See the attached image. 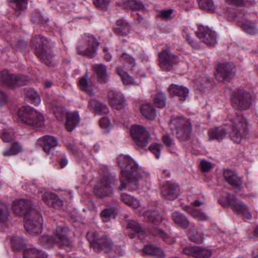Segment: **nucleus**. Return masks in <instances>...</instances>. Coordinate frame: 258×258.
Here are the masks:
<instances>
[{
    "label": "nucleus",
    "instance_id": "obj_1",
    "mask_svg": "<svg viewBox=\"0 0 258 258\" xmlns=\"http://www.w3.org/2000/svg\"><path fill=\"white\" fill-rule=\"evenodd\" d=\"M121 170L120 190H137L147 181L148 175L130 156L121 155L117 159Z\"/></svg>",
    "mask_w": 258,
    "mask_h": 258
},
{
    "label": "nucleus",
    "instance_id": "obj_2",
    "mask_svg": "<svg viewBox=\"0 0 258 258\" xmlns=\"http://www.w3.org/2000/svg\"><path fill=\"white\" fill-rule=\"evenodd\" d=\"M30 201L24 199L15 200L12 204L14 213L19 216H25V229L30 233H39L42 229V218L40 214L31 209Z\"/></svg>",
    "mask_w": 258,
    "mask_h": 258
},
{
    "label": "nucleus",
    "instance_id": "obj_3",
    "mask_svg": "<svg viewBox=\"0 0 258 258\" xmlns=\"http://www.w3.org/2000/svg\"><path fill=\"white\" fill-rule=\"evenodd\" d=\"M87 237L91 247L96 252L104 251L106 253L114 252L117 255L121 254L122 248L120 246L115 245L111 240L106 237H99L95 232H89Z\"/></svg>",
    "mask_w": 258,
    "mask_h": 258
},
{
    "label": "nucleus",
    "instance_id": "obj_4",
    "mask_svg": "<svg viewBox=\"0 0 258 258\" xmlns=\"http://www.w3.org/2000/svg\"><path fill=\"white\" fill-rule=\"evenodd\" d=\"M219 202L223 207H230L234 212L246 220L250 219L252 217L248 207L242 201L237 199L233 195L223 192Z\"/></svg>",
    "mask_w": 258,
    "mask_h": 258
},
{
    "label": "nucleus",
    "instance_id": "obj_5",
    "mask_svg": "<svg viewBox=\"0 0 258 258\" xmlns=\"http://www.w3.org/2000/svg\"><path fill=\"white\" fill-rule=\"evenodd\" d=\"M219 202L223 207H230L234 212L246 220L250 219L252 217L248 207L242 201L237 199L233 195L223 192Z\"/></svg>",
    "mask_w": 258,
    "mask_h": 258
},
{
    "label": "nucleus",
    "instance_id": "obj_6",
    "mask_svg": "<svg viewBox=\"0 0 258 258\" xmlns=\"http://www.w3.org/2000/svg\"><path fill=\"white\" fill-rule=\"evenodd\" d=\"M18 116L23 123L35 127H39L44 124L43 115L30 106H23L18 111Z\"/></svg>",
    "mask_w": 258,
    "mask_h": 258
},
{
    "label": "nucleus",
    "instance_id": "obj_7",
    "mask_svg": "<svg viewBox=\"0 0 258 258\" xmlns=\"http://www.w3.org/2000/svg\"><path fill=\"white\" fill-rule=\"evenodd\" d=\"M232 132L230 135L231 140L236 143H240L243 139L249 137V133L247 128L246 119L242 116H238L231 121Z\"/></svg>",
    "mask_w": 258,
    "mask_h": 258
},
{
    "label": "nucleus",
    "instance_id": "obj_8",
    "mask_svg": "<svg viewBox=\"0 0 258 258\" xmlns=\"http://www.w3.org/2000/svg\"><path fill=\"white\" fill-rule=\"evenodd\" d=\"M11 243L14 248L23 250L24 258H47L46 255L43 252L31 245H25L23 239L20 237L13 236Z\"/></svg>",
    "mask_w": 258,
    "mask_h": 258
},
{
    "label": "nucleus",
    "instance_id": "obj_9",
    "mask_svg": "<svg viewBox=\"0 0 258 258\" xmlns=\"http://www.w3.org/2000/svg\"><path fill=\"white\" fill-rule=\"evenodd\" d=\"M171 127L174 128L177 138L180 141L187 140L191 134V125L189 120L184 117H173L170 121Z\"/></svg>",
    "mask_w": 258,
    "mask_h": 258
},
{
    "label": "nucleus",
    "instance_id": "obj_10",
    "mask_svg": "<svg viewBox=\"0 0 258 258\" xmlns=\"http://www.w3.org/2000/svg\"><path fill=\"white\" fill-rule=\"evenodd\" d=\"M32 41L36 48V54L43 63L49 65L53 60V56L47 49V40L39 35L34 38Z\"/></svg>",
    "mask_w": 258,
    "mask_h": 258
},
{
    "label": "nucleus",
    "instance_id": "obj_11",
    "mask_svg": "<svg viewBox=\"0 0 258 258\" xmlns=\"http://www.w3.org/2000/svg\"><path fill=\"white\" fill-rule=\"evenodd\" d=\"M0 82L4 86L13 88L17 86L26 85L29 82V78L26 76L19 77L4 70L1 74Z\"/></svg>",
    "mask_w": 258,
    "mask_h": 258
},
{
    "label": "nucleus",
    "instance_id": "obj_12",
    "mask_svg": "<svg viewBox=\"0 0 258 258\" xmlns=\"http://www.w3.org/2000/svg\"><path fill=\"white\" fill-rule=\"evenodd\" d=\"M113 179L105 175L102 177L94 185V194L100 198L109 197L113 193Z\"/></svg>",
    "mask_w": 258,
    "mask_h": 258
},
{
    "label": "nucleus",
    "instance_id": "obj_13",
    "mask_svg": "<svg viewBox=\"0 0 258 258\" xmlns=\"http://www.w3.org/2000/svg\"><path fill=\"white\" fill-rule=\"evenodd\" d=\"M131 134L133 140L138 147L144 148L147 146L150 137L146 128L140 125H133Z\"/></svg>",
    "mask_w": 258,
    "mask_h": 258
},
{
    "label": "nucleus",
    "instance_id": "obj_14",
    "mask_svg": "<svg viewBox=\"0 0 258 258\" xmlns=\"http://www.w3.org/2000/svg\"><path fill=\"white\" fill-rule=\"evenodd\" d=\"M98 46L99 43L96 39L92 36H88L78 45V52L81 54L93 57L96 54Z\"/></svg>",
    "mask_w": 258,
    "mask_h": 258
},
{
    "label": "nucleus",
    "instance_id": "obj_15",
    "mask_svg": "<svg viewBox=\"0 0 258 258\" xmlns=\"http://www.w3.org/2000/svg\"><path fill=\"white\" fill-rule=\"evenodd\" d=\"M69 230L67 228L61 226L57 227L55 231L56 239H53L49 235H46L41 237L39 239L40 243L44 246L46 243H60L63 245L69 244L67 235Z\"/></svg>",
    "mask_w": 258,
    "mask_h": 258
},
{
    "label": "nucleus",
    "instance_id": "obj_16",
    "mask_svg": "<svg viewBox=\"0 0 258 258\" xmlns=\"http://www.w3.org/2000/svg\"><path fill=\"white\" fill-rule=\"evenodd\" d=\"M233 107L240 110L248 109L251 105L250 94L244 90H238L232 98Z\"/></svg>",
    "mask_w": 258,
    "mask_h": 258
},
{
    "label": "nucleus",
    "instance_id": "obj_17",
    "mask_svg": "<svg viewBox=\"0 0 258 258\" xmlns=\"http://www.w3.org/2000/svg\"><path fill=\"white\" fill-rule=\"evenodd\" d=\"M177 61V56L172 54L168 49L164 50L159 54V64L163 71L171 70Z\"/></svg>",
    "mask_w": 258,
    "mask_h": 258
},
{
    "label": "nucleus",
    "instance_id": "obj_18",
    "mask_svg": "<svg viewBox=\"0 0 258 258\" xmlns=\"http://www.w3.org/2000/svg\"><path fill=\"white\" fill-rule=\"evenodd\" d=\"M223 176L225 180L240 194H242V180L236 173L231 170L226 169L223 172Z\"/></svg>",
    "mask_w": 258,
    "mask_h": 258
},
{
    "label": "nucleus",
    "instance_id": "obj_19",
    "mask_svg": "<svg viewBox=\"0 0 258 258\" xmlns=\"http://www.w3.org/2000/svg\"><path fill=\"white\" fill-rule=\"evenodd\" d=\"M199 29L197 36L202 41L209 45H214L217 43L215 32L204 26H200Z\"/></svg>",
    "mask_w": 258,
    "mask_h": 258
},
{
    "label": "nucleus",
    "instance_id": "obj_20",
    "mask_svg": "<svg viewBox=\"0 0 258 258\" xmlns=\"http://www.w3.org/2000/svg\"><path fill=\"white\" fill-rule=\"evenodd\" d=\"M38 194H42V200L48 206L55 209L60 208L62 206V201L57 196L47 192L45 189L39 190Z\"/></svg>",
    "mask_w": 258,
    "mask_h": 258
},
{
    "label": "nucleus",
    "instance_id": "obj_21",
    "mask_svg": "<svg viewBox=\"0 0 258 258\" xmlns=\"http://www.w3.org/2000/svg\"><path fill=\"white\" fill-rule=\"evenodd\" d=\"M217 73L224 80L231 79L235 73V68L232 63L219 64L217 67Z\"/></svg>",
    "mask_w": 258,
    "mask_h": 258
},
{
    "label": "nucleus",
    "instance_id": "obj_22",
    "mask_svg": "<svg viewBox=\"0 0 258 258\" xmlns=\"http://www.w3.org/2000/svg\"><path fill=\"white\" fill-rule=\"evenodd\" d=\"M204 205V202H200L198 200H196L193 202L192 207L186 206L183 209L187 211L194 218L201 221H205L208 219V216L205 213L201 212L196 209L201 206Z\"/></svg>",
    "mask_w": 258,
    "mask_h": 258
},
{
    "label": "nucleus",
    "instance_id": "obj_23",
    "mask_svg": "<svg viewBox=\"0 0 258 258\" xmlns=\"http://www.w3.org/2000/svg\"><path fill=\"white\" fill-rule=\"evenodd\" d=\"M108 98L112 107L117 110L123 108L125 105L124 97L116 90H111L108 93Z\"/></svg>",
    "mask_w": 258,
    "mask_h": 258
},
{
    "label": "nucleus",
    "instance_id": "obj_24",
    "mask_svg": "<svg viewBox=\"0 0 258 258\" xmlns=\"http://www.w3.org/2000/svg\"><path fill=\"white\" fill-rule=\"evenodd\" d=\"M37 144L42 147L46 153L48 154L51 149L57 146L58 141L53 136H44L38 140Z\"/></svg>",
    "mask_w": 258,
    "mask_h": 258
},
{
    "label": "nucleus",
    "instance_id": "obj_25",
    "mask_svg": "<svg viewBox=\"0 0 258 258\" xmlns=\"http://www.w3.org/2000/svg\"><path fill=\"white\" fill-rule=\"evenodd\" d=\"M168 91L171 96H178L180 100H185L189 93L186 87L175 84H171L168 88Z\"/></svg>",
    "mask_w": 258,
    "mask_h": 258
},
{
    "label": "nucleus",
    "instance_id": "obj_26",
    "mask_svg": "<svg viewBox=\"0 0 258 258\" xmlns=\"http://www.w3.org/2000/svg\"><path fill=\"white\" fill-rule=\"evenodd\" d=\"M120 61L127 69H130L136 74L139 73L140 68L136 63L135 59L130 55L123 53L120 57Z\"/></svg>",
    "mask_w": 258,
    "mask_h": 258
},
{
    "label": "nucleus",
    "instance_id": "obj_27",
    "mask_svg": "<svg viewBox=\"0 0 258 258\" xmlns=\"http://www.w3.org/2000/svg\"><path fill=\"white\" fill-rule=\"evenodd\" d=\"M89 107L91 110L97 114H107L109 112V108L105 104L95 99L90 100Z\"/></svg>",
    "mask_w": 258,
    "mask_h": 258
},
{
    "label": "nucleus",
    "instance_id": "obj_28",
    "mask_svg": "<svg viewBox=\"0 0 258 258\" xmlns=\"http://www.w3.org/2000/svg\"><path fill=\"white\" fill-rule=\"evenodd\" d=\"M80 120V117L78 112H69L67 115L66 127L67 130L72 131L78 124Z\"/></svg>",
    "mask_w": 258,
    "mask_h": 258
},
{
    "label": "nucleus",
    "instance_id": "obj_29",
    "mask_svg": "<svg viewBox=\"0 0 258 258\" xmlns=\"http://www.w3.org/2000/svg\"><path fill=\"white\" fill-rule=\"evenodd\" d=\"M127 228L129 232L132 235L131 238L138 236L139 238L143 239L145 238L146 234L144 230L140 226L139 224L135 221H130L127 225Z\"/></svg>",
    "mask_w": 258,
    "mask_h": 258
},
{
    "label": "nucleus",
    "instance_id": "obj_30",
    "mask_svg": "<svg viewBox=\"0 0 258 258\" xmlns=\"http://www.w3.org/2000/svg\"><path fill=\"white\" fill-rule=\"evenodd\" d=\"M227 132L224 127H214L208 131V136L210 140H217L221 141L226 136Z\"/></svg>",
    "mask_w": 258,
    "mask_h": 258
},
{
    "label": "nucleus",
    "instance_id": "obj_31",
    "mask_svg": "<svg viewBox=\"0 0 258 258\" xmlns=\"http://www.w3.org/2000/svg\"><path fill=\"white\" fill-rule=\"evenodd\" d=\"M163 196L169 200H173L177 197L176 187L171 183H167L161 187Z\"/></svg>",
    "mask_w": 258,
    "mask_h": 258
},
{
    "label": "nucleus",
    "instance_id": "obj_32",
    "mask_svg": "<svg viewBox=\"0 0 258 258\" xmlns=\"http://www.w3.org/2000/svg\"><path fill=\"white\" fill-rule=\"evenodd\" d=\"M93 70L99 82H106L108 79L106 67L102 64H95L93 67Z\"/></svg>",
    "mask_w": 258,
    "mask_h": 258
},
{
    "label": "nucleus",
    "instance_id": "obj_33",
    "mask_svg": "<svg viewBox=\"0 0 258 258\" xmlns=\"http://www.w3.org/2000/svg\"><path fill=\"white\" fill-rule=\"evenodd\" d=\"M116 72L124 85L130 86L135 84L133 78L128 75L122 66H118L116 69Z\"/></svg>",
    "mask_w": 258,
    "mask_h": 258
},
{
    "label": "nucleus",
    "instance_id": "obj_34",
    "mask_svg": "<svg viewBox=\"0 0 258 258\" xmlns=\"http://www.w3.org/2000/svg\"><path fill=\"white\" fill-rule=\"evenodd\" d=\"M173 221L179 226L185 228L189 224V221L187 218L182 214L175 212L171 215Z\"/></svg>",
    "mask_w": 258,
    "mask_h": 258
},
{
    "label": "nucleus",
    "instance_id": "obj_35",
    "mask_svg": "<svg viewBox=\"0 0 258 258\" xmlns=\"http://www.w3.org/2000/svg\"><path fill=\"white\" fill-rule=\"evenodd\" d=\"M141 112L146 118L153 120L156 117V111L153 106L149 103L144 104L141 107Z\"/></svg>",
    "mask_w": 258,
    "mask_h": 258
},
{
    "label": "nucleus",
    "instance_id": "obj_36",
    "mask_svg": "<svg viewBox=\"0 0 258 258\" xmlns=\"http://www.w3.org/2000/svg\"><path fill=\"white\" fill-rule=\"evenodd\" d=\"M144 217L150 222L158 224L162 221V217L157 211H147L144 214Z\"/></svg>",
    "mask_w": 258,
    "mask_h": 258
},
{
    "label": "nucleus",
    "instance_id": "obj_37",
    "mask_svg": "<svg viewBox=\"0 0 258 258\" xmlns=\"http://www.w3.org/2000/svg\"><path fill=\"white\" fill-rule=\"evenodd\" d=\"M130 30V27L127 22L122 19L116 21V26L114 28V31L119 35H126Z\"/></svg>",
    "mask_w": 258,
    "mask_h": 258
},
{
    "label": "nucleus",
    "instance_id": "obj_38",
    "mask_svg": "<svg viewBox=\"0 0 258 258\" xmlns=\"http://www.w3.org/2000/svg\"><path fill=\"white\" fill-rule=\"evenodd\" d=\"M120 199L123 202L133 209L138 208L140 205V202L137 199L125 193L121 194Z\"/></svg>",
    "mask_w": 258,
    "mask_h": 258
},
{
    "label": "nucleus",
    "instance_id": "obj_39",
    "mask_svg": "<svg viewBox=\"0 0 258 258\" xmlns=\"http://www.w3.org/2000/svg\"><path fill=\"white\" fill-rule=\"evenodd\" d=\"M22 148L18 142H14L12 146L3 152V155L6 157L14 156L21 152Z\"/></svg>",
    "mask_w": 258,
    "mask_h": 258
},
{
    "label": "nucleus",
    "instance_id": "obj_40",
    "mask_svg": "<svg viewBox=\"0 0 258 258\" xmlns=\"http://www.w3.org/2000/svg\"><path fill=\"white\" fill-rule=\"evenodd\" d=\"M143 252L147 255H153L160 257L164 256V252L161 249L152 245H146L143 249Z\"/></svg>",
    "mask_w": 258,
    "mask_h": 258
},
{
    "label": "nucleus",
    "instance_id": "obj_41",
    "mask_svg": "<svg viewBox=\"0 0 258 258\" xmlns=\"http://www.w3.org/2000/svg\"><path fill=\"white\" fill-rule=\"evenodd\" d=\"M10 216L8 205L0 201V224H5L9 219Z\"/></svg>",
    "mask_w": 258,
    "mask_h": 258
},
{
    "label": "nucleus",
    "instance_id": "obj_42",
    "mask_svg": "<svg viewBox=\"0 0 258 258\" xmlns=\"http://www.w3.org/2000/svg\"><path fill=\"white\" fill-rule=\"evenodd\" d=\"M27 97L30 100L31 102L35 105H39L41 102L40 96L37 92L33 89H28L25 91Z\"/></svg>",
    "mask_w": 258,
    "mask_h": 258
},
{
    "label": "nucleus",
    "instance_id": "obj_43",
    "mask_svg": "<svg viewBox=\"0 0 258 258\" xmlns=\"http://www.w3.org/2000/svg\"><path fill=\"white\" fill-rule=\"evenodd\" d=\"M199 7L203 10L210 12H215L216 6L214 5L213 0H198Z\"/></svg>",
    "mask_w": 258,
    "mask_h": 258
},
{
    "label": "nucleus",
    "instance_id": "obj_44",
    "mask_svg": "<svg viewBox=\"0 0 258 258\" xmlns=\"http://www.w3.org/2000/svg\"><path fill=\"white\" fill-rule=\"evenodd\" d=\"M99 125L104 133H109L112 128L110 119L107 116L101 117L99 120Z\"/></svg>",
    "mask_w": 258,
    "mask_h": 258
},
{
    "label": "nucleus",
    "instance_id": "obj_45",
    "mask_svg": "<svg viewBox=\"0 0 258 258\" xmlns=\"http://www.w3.org/2000/svg\"><path fill=\"white\" fill-rule=\"evenodd\" d=\"M27 5V0H13L11 2V6L17 12L25 10Z\"/></svg>",
    "mask_w": 258,
    "mask_h": 258
},
{
    "label": "nucleus",
    "instance_id": "obj_46",
    "mask_svg": "<svg viewBox=\"0 0 258 258\" xmlns=\"http://www.w3.org/2000/svg\"><path fill=\"white\" fill-rule=\"evenodd\" d=\"M166 100L165 94L163 92H159L156 94L154 99V103L157 107L163 108L166 105Z\"/></svg>",
    "mask_w": 258,
    "mask_h": 258
},
{
    "label": "nucleus",
    "instance_id": "obj_47",
    "mask_svg": "<svg viewBox=\"0 0 258 258\" xmlns=\"http://www.w3.org/2000/svg\"><path fill=\"white\" fill-rule=\"evenodd\" d=\"M189 238L196 243H200L203 241V234L197 231L195 228L191 229L188 233Z\"/></svg>",
    "mask_w": 258,
    "mask_h": 258
},
{
    "label": "nucleus",
    "instance_id": "obj_48",
    "mask_svg": "<svg viewBox=\"0 0 258 258\" xmlns=\"http://www.w3.org/2000/svg\"><path fill=\"white\" fill-rule=\"evenodd\" d=\"M101 217L104 222L109 221L111 219L115 218V213L113 210L107 209L104 210L100 214Z\"/></svg>",
    "mask_w": 258,
    "mask_h": 258
},
{
    "label": "nucleus",
    "instance_id": "obj_49",
    "mask_svg": "<svg viewBox=\"0 0 258 258\" xmlns=\"http://www.w3.org/2000/svg\"><path fill=\"white\" fill-rule=\"evenodd\" d=\"M242 27L243 30L249 35H255L258 33L257 28L252 23L246 22L242 24Z\"/></svg>",
    "mask_w": 258,
    "mask_h": 258
},
{
    "label": "nucleus",
    "instance_id": "obj_50",
    "mask_svg": "<svg viewBox=\"0 0 258 258\" xmlns=\"http://www.w3.org/2000/svg\"><path fill=\"white\" fill-rule=\"evenodd\" d=\"M195 82L199 89L207 87L209 84L208 78L204 74L201 77L196 78Z\"/></svg>",
    "mask_w": 258,
    "mask_h": 258
},
{
    "label": "nucleus",
    "instance_id": "obj_51",
    "mask_svg": "<svg viewBox=\"0 0 258 258\" xmlns=\"http://www.w3.org/2000/svg\"><path fill=\"white\" fill-rule=\"evenodd\" d=\"M190 31L188 28H185L183 30L182 35L184 38H185L188 42V43L190 46L194 49H198L200 47L199 44L196 41L191 39L189 33Z\"/></svg>",
    "mask_w": 258,
    "mask_h": 258
},
{
    "label": "nucleus",
    "instance_id": "obj_52",
    "mask_svg": "<svg viewBox=\"0 0 258 258\" xmlns=\"http://www.w3.org/2000/svg\"><path fill=\"white\" fill-rule=\"evenodd\" d=\"M54 108V112L58 120H63L64 117V110L61 105H57L55 102L52 104Z\"/></svg>",
    "mask_w": 258,
    "mask_h": 258
},
{
    "label": "nucleus",
    "instance_id": "obj_53",
    "mask_svg": "<svg viewBox=\"0 0 258 258\" xmlns=\"http://www.w3.org/2000/svg\"><path fill=\"white\" fill-rule=\"evenodd\" d=\"M126 1L132 9L142 10L144 8V5L140 0H125L122 3L118 2L119 5L125 4Z\"/></svg>",
    "mask_w": 258,
    "mask_h": 258
},
{
    "label": "nucleus",
    "instance_id": "obj_54",
    "mask_svg": "<svg viewBox=\"0 0 258 258\" xmlns=\"http://www.w3.org/2000/svg\"><path fill=\"white\" fill-rule=\"evenodd\" d=\"M196 255V258H209L212 255L210 249L199 247Z\"/></svg>",
    "mask_w": 258,
    "mask_h": 258
},
{
    "label": "nucleus",
    "instance_id": "obj_55",
    "mask_svg": "<svg viewBox=\"0 0 258 258\" xmlns=\"http://www.w3.org/2000/svg\"><path fill=\"white\" fill-rule=\"evenodd\" d=\"M0 136L4 142H9L13 139V134L10 128L2 129L0 132Z\"/></svg>",
    "mask_w": 258,
    "mask_h": 258
},
{
    "label": "nucleus",
    "instance_id": "obj_56",
    "mask_svg": "<svg viewBox=\"0 0 258 258\" xmlns=\"http://www.w3.org/2000/svg\"><path fill=\"white\" fill-rule=\"evenodd\" d=\"M79 86L81 90L87 92L89 95L93 96L94 95V93L88 86V81L86 78L83 77L80 80Z\"/></svg>",
    "mask_w": 258,
    "mask_h": 258
},
{
    "label": "nucleus",
    "instance_id": "obj_57",
    "mask_svg": "<svg viewBox=\"0 0 258 258\" xmlns=\"http://www.w3.org/2000/svg\"><path fill=\"white\" fill-rule=\"evenodd\" d=\"M158 16L164 20H169L173 18V11L171 9L164 10L159 12Z\"/></svg>",
    "mask_w": 258,
    "mask_h": 258
},
{
    "label": "nucleus",
    "instance_id": "obj_58",
    "mask_svg": "<svg viewBox=\"0 0 258 258\" xmlns=\"http://www.w3.org/2000/svg\"><path fill=\"white\" fill-rule=\"evenodd\" d=\"M155 234L161 237L168 244H171L174 242V239L171 236L165 233L160 229H156L155 230Z\"/></svg>",
    "mask_w": 258,
    "mask_h": 258
},
{
    "label": "nucleus",
    "instance_id": "obj_59",
    "mask_svg": "<svg viewBox=\"0 0 258 258\" xmlns=\"http://www.w3.org/2000/svg\"><path fill=\"white\" fill-rule=\"evenodd\" d=\"M161 145L159 144L154 143L151 145L149 149L151 152L154 154L156 158L159 159L160 156Z\"/></svg>",
    "mask_w": 258,
    "mask_h": 258
},
{
    "label": "nucleus",
    "instance_id": "obj_60",
    "mask_svg": "<svg viewBox=\"0 0 258 258\" xmlns=\"http://www.w3.org/2000/svg\"><path fill=\"white\" fill-rule=\"evenodd\" d=\"M110 3V0H94L95 6L101 10H106Z\"/></svg>",
    "mask_w": 258,
    "mask_h": 258
},
{
    "label": "nucleus",
    "instance_id": "obj_61",
    "mask_svg": "<svg viewBox=\"0 0 258 258\" xmlns=\"http://www.w3.org/2000/svg\"><path fill=\"white\" fill-rule=\"evenodd\" d=\"M199 246H187L185 247L183 252L186 255L193 256L196 257V253L198 251Z\"/></svg>",
    "mask_w": 258,
    "mask_h": 258
},
{
    "label": "nucleus",
    "instance_id": "obj_62",
    "mask_svg": "<svg viewBox=\"0 0 258 258\" xmlns=\"http://www.w3.org/2000/svg\"><path fill=\"white\" fill-rule=\"evenodd\" d=\"M200 166L201 169L204 172L209 171L212 168V164L210 162L203 160L201 162Z\"/></svg>",
    "mask_w": 258,
    "mask_h": 258
},
{
    "label": "nucleus",
    "instance_id": "obj_63",
    "mask_svg": "<svg viewBox=\"0 0 258 258\" xmlns=\"http://www.w3.org/2000/svg\"><path fill=\"white\" fill-rule=\"evenodd\" d=\"M162 140L164 144L167 147H170L173 144L172 140L168 135L163 136L162 137Z\"/></svg>",
    "mask_w": 258,
    "mask_h": 258
},
{
    "label": "nucleus",
    "instance_id": "obj_64",
    "mask_svg": "<svg viewBox=\"0 0 258 258\" xmlns=\"http://www.w3.org/2000/svg\"><path fill=\"white\" fill-rule=\"evenodd\" d=\"M7 97L6 94L0 90V104H3L6 102Z\"/></svg>",
    "mask_w": 258,
    "mask_h": 258
}]
</instances>
